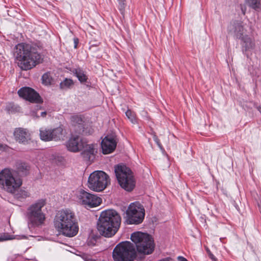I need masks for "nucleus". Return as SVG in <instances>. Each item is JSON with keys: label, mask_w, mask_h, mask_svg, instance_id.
Masks as SVG:
<instances>
[{"label": "nucleus", "mask_w": 261, "mask_h": 261, "mask_svg": "<svg viewBox=\"0 0 261 261\" xmlns=\"http://www.w3.org/2000/svg\"><path fill=\"white\" fill-rule=\"evenodd\" d=\"M177 259L178 260V261H188L187 259L182 257V256H179L177 257Z\"/></svg>", "instance_id": "obj_35"}, {"label": "nucleus", "mask_w": 261, "mask_h": 261, "mask_svg": "<svg viewBox=\"0 0 261 261\" xmlns=\"http://www.w3.org/2000/svg\"><path fill=\"white\" fill-rule=\"evenodd\" d=\"M240 39L242 41L241 44L243 50H245V51L250 50L254 48L255 43L254 40L247 35H245Z\"/></svg>", "instance_id": "obj_18"}, {"label": "nucleus", "mask_w": 261, "mask_h": 261, "mask_svg": "<svg viewBox=\"0 0 261 261\" xmlns=\"http://www.w3.org/2000/svg\"><path fill=\"white\" fill-rule=\"evenodd\" d=\"M30 193L27 190L24 189L20 190L15 194V197L20 200H22L24 199H25L27 197H30Z\"/></svg>", "instance_id": "obj_24"}, {"label": "nucleus", "mask_w": 261, "mask_h": 261, "mask_svg": "<svg viewBox=\"0 0 261 261\" xmlns=\"http://www.w3.org/2000/svg\"><path fill=\"white\" fill-rule=\"evenodd\" d=\"M101 148L103 154H109L112 152L117 145L116 136L112 133L107 135L101 141Z\"/></svg>", "instance_id": "obj_13"}, {"label": "nucleus", "mask_w": 261, "mask_h": 261, "mask_svg": "<svg viewBox=\"0 0 261 261\" xmlns=\"http://www.w3.org/2000/svg\"><path fill=\"white\" fill-rule=\"evenodd\" d=\"M82 115H73L71 118L72 124L75 126H77L79 133L85 132L84 121L81 117Z\"/></svg>", "instance_id": "obj_19"}, {"label": "nucleus", "mask_w": 261, "mask_h": 261, "mask_svg": "<svg viewBox=\"0 0 261 261\" xmlns=\"http://www.w3.org/2000/svg\"><path fill=\"white\" fill-rule=\"evenodd\" d=\"M14 134L16 140L20 143H25L31 139L30 134L25 129L21 128L16 129Z\"/></svg>", "instance_id": "obj_16"}, {"label": "nucleus", "mask_w": 261, "mask_h": 261, "mask_svg": "<svg viewBox=\"0 0 261 261\" xmlns=\"http://www.w3.org/2000/svg\"><path fill=\"white\" fill-rule=\"evenodd\" d=\"M119 6L118 8L122 14H123L124 9L126 6L125 0H118Z\"/></svg>", "instance_id": "obj_27"}, {"label": "nucleus", "mask_w": 261, "mask_h": 261, "mask_svg": "<svg viewBox=\"0 0 261 261\" xmlns=\"http://www.w3.org/2000/svg\"><path fill=\"white\" fill-rule=\"evenodd\" d=\"M208 256L213 261H216V258L215 257V256L212 254V253H210V254L208 255Z\"/></svg>", "instance_id": "obj_34"}, {"label": "nucleus", "mask_w": 261, "mask_h": 261, "mask_svg": "<svg viewBox=\"0 0 261 261\" xmlns=\"http://www.w3.org/2000/svg\"><path fill=\"white\" fill-rule=\"evenodd\" d=\"M115 173L120 187L125 191H132L136 186V181L130 169L125 165L115 167Z\"/></svg>", "instance_id": "obj_5"}, {"label": "nucleus", "mask_w": 261, "mask_h": 261, "mask_svg": "<svg viewBox=\"0 0 261 261\" xmlns=\"http://www.w3.org/2000/svg\"><path fill=\"white\" fill-rule=\"evenodd\" d=\"M77 197L79 202L85 207H95L100 204L102 199L97 195L90 193L81 189L77 192Z\"/></svg>", "instance_id": "obj_11"}, {"label": "nucleus", "mask_w": 261, "mask_h": 261, "mask_svg": "<svg viewBox=\"0 0 261 261\" xmlns=\"http://www.w3.org/2000/svg\"><path fill=\"white\" fill-rule=\"evenodd\" d=\"M85 261H93V260H92L91 259H87V260H85Z\"/></svg>", "instance_id": "obj_40"}, {"label": "nucleus", "mask_w": 261, "mask_h": 261, "mask_svg": "<svg viewBox=\"0 0 261 261\" xmlns=\"http://www.w3.org/2000/svg\"><path fill=\"white\" fill-rule=\"evenodd\" d=\"M130 239L136 244L139 252L149 254L153 251V240L149 234L141 232H135L132 234Z\"/></svg>", "instance_id": "obj_7"}, {"label": "nucleus", "mask_w": 261, "mask_h": 261, "mask_svg": "<svg viewBox=\"0 0 261 261\" xmlns=\"http://www.w3.org/2000/svg\"><path fill=\"white\" fill-rule=\"evenodd\" d=\"M42 83L48 86L51 84L53 79L50 76V73L47 72L44 73L42 76Z\"/></svg>", "instance_id": "obj_25"}, {"label": "nucleus", "mask_w": 261, "mask_h": 261, "mask_svg": "<svg viewBox=\"0 0 261 261\" xmlns=\"http://www.w3.org/2000/svg\"><path fill=\"white\" fill-rule=\"evenodd\" d=\"M73 41H74V47L75 48H76L77 47V45L79 43V39L77 38H74L73 39Z\"/></svg>", "instance_id": "obj_32"}, {"label": "nucleus", "mask_w": 261, "mask_h": 261, "mask_svg": "<svg viewBox=\"0 0 261 261\" xmlns=\"http://www.w3.org/2000/svg\"><path fill=\"white\" fill-rule=\"evenodd\" d=\"M136 252L134 245L130 242H122L114 248L112 257L114 261H133Z\"/></svg>", "instance_id": "obj_6"}, {"label": "nucleus", "mask_w": 261, "mask_h": 261, "mask_svg": "<svg viewBox=\"0 0 261 261\" xmlns=\"http://www.w3.org/2000/svg\"><path fill=\"white\" fill-rule=\"evenodd\" d=\"M110 184L109 176L102 171H95L89 176L87 186L95 192L104 190Z\"/></svg>", "instance_id": "obj_9"}, {"label": "nucleus", "mask_w": 261, "mask_h": 261, "mask_svg": "<svg viewBox=\"0 0 261 261\" xmlns=\"http://www.w3.org/2000/svg\"><path fill=\"white\" fill-rule=\"evenodd\" d=\"M126 221L128 224H139L142 222L145 210L139 202L131 203L126 212Z\"/></svg>", "instance_id": "obj_10"}, {"label": "nucleus", "mask_w": 261, "mask_h": 261, "mask_svg": "<svg viewBox=\"0 0 261 261\" xmlns=\"http://www.w3.org/2000/svg\"><path fill=\"white\" fill-rule=\"evenodd\" d=\"M29 166L25 163H20L19 165L18 169L19 171L24 172L25 174L26 173L27 171L29 170Z\"/></svg>", "instance_id": "obj_28"}, {"label": "nucleus", "mask_w": 261, "mask_h": 261, "mask_svg": "<svg viewBox=\"0 0 261 261\" xmlns=\"http://www.w3.org/2000/svg\"><path fill=\"white\" fill-rule=\"evenodd\" d=\"M74 84L73 81L70 79L66 78L63 82H61L60 87L65 90L70 88Z\"/></svg>", "instance_id": "obj_23"}, {"label": "nucleus", "mask_w": 261, "mask_h": 261, "mask_svg": "<svg viewBox=\"0 0 261 261\" xmlns=\"http://www.w3.org/2000/svg\"><path fill=\"white\" fill-rule=\"evenodd\" d=\"M258 111H259V112L261 113V107H259V108H258Z\"/></svg>", "instance_id": "obj_39"}, {"label": "nucleus", "mask_w": 261, "mask_h": 261, "mask_svg": "<svg viewBox=\"0 0 261 261\" xmlns=\"http://www.w3.org/2000/svg\"><path fill=\"white\" fill-rule=\"evenodd\" d=\"M84 141L80 136H73L66 142L67 148L71 152H79L83 148Z\"/></svg>", "instance_id": "obj_14"}, {"label": "nucleus", "mask_w": 261, "mask_h": 261, "mask_svg": "<svg viewBox=\"0 0 261 261\" xmlns=\"http://www.w3.org/2000/svg\"><path fill=\"white\" fill-rule=\"evenodd\" d=\"M228 31L233 33L237 38L241 39L245 35V30L242 22L240 21H234L231 22L228 28Z\"/></svg>", "instance_id": "obj_15"}, {"label": "nucleus", "mask_w": 261, "mask_h": 261, "mask_svg": "<svg viewBox=\"0 0 261 261\" xmlns=\"http://www.w3.org/2000/svg\"><path fill=\"white\" fill-rule=\"evenodd\" d=\"M54 225L60 233L68 237L75 236L79 231L74 213L69 209L58 212L54 219Z\"/></svg>", "instance_id": "obj_2"}, {"label": "nucleus", "mask_w": 261, "mask_h": 261, "mask_svg": "<svg viewBox=\"0 0 261 261\" xmlns=\"http://www.w3.org/2000/svg\"><path fill=\"white\" fill-rule=\"evenodd\" d=\"M53 136V140L55 141L63 139L65 136V132L62 126H59L53 129H51Z\"/></svg>", "instance_id": "obj_21"}, {"label": "nucleus", "mask_w": 261, "mask_h": 261, "mask_svg": "<svg viewBox=\"0 0 261 261\" xmlns=\"http://www.w3.org/2000/svg\"><path fill=\"white\" fill-rule=\"evenodd\" d=\"M96 144H88L85 141H84V146L83 148L82 149V150H83V155L84 157L90 160L91 158V156L95 154V152H96Z\"/></svg>", "instance_id": "obj_17"}, {"label": "nucleus", "mask_w": 261, "mask_h": 261, "mask_svg": "<svg viewBox=\"0 0 261 261\" xmlns=\"http://www.w3.org/2000/svg\"><path fill=\"white\" fill-rule=\"evenodd\" d=\"M18 94L20 97L32 103H40L43 102L39 94L30 87L21 88L18 90Z\"/></svg>", "instance_id": "obj_12"}, {"label": "nucleus", "mask_w": 261, "mask_h": 261, "mask_svg": "<svg viewBox=\"0 0 261 261\" xmlns=\"http://www.w3.org/2000/svg\"><path fill=\"white\" fill-rule=\"evenodd\" d=\"M121 223V217L113 210L101 212L97 223L99 233L106 237H111L118 231Z\"/></svg>", "instance_id": "obj_3"}, {"label": "nucleus", "mask_w": 261, "mask_h": 261, "mask_svg": "<svg viewBox=\"0 0 261 261\" xmlns=\"http://www.w3.org/2000/svg\"><path fill=\"white\" fill-rule=\"evenodd\" d=\"M153 138V140L155 142V143H156L158 146L159 147V148L161 149V150H164L160 142L159 139L157 137V136L154 135Z\"/></svg>", "instance_id": "obj_30"}, {"label": "nucleus", "mask_w": 261, "mask_h": 261, "mask_svg": "<svg viewBox=\"0 0 261 261\" xmlns=\"http://www.w3.org/2000/svg\"><path fill=\"white\" fill-rule=\"evenodd\" d=\"M247 5L254 9L259 8L260 6V0H246Z\"/></svg>", "instance_id": "obj_26"}, {"label": "nucleus", "mask_w": 261, "mask_h": 261, "mask_svg": "<svg viewBox=\"0 0 261 261\" xmlns=\"http://www.w3.org/2000/svg\"><path fill=\"white\" fill-rule=\"evenodd\" d=\"M40 139L45 141L53 140V136L51 129L41 128L40 130Z\"/></svg>", "instance_id": "obj_22"}, {"label": "nucleus", "mask_w": 261, "mask_h": 261, "mask_svg": "<svg viewBox=\"0 0 261 261\" xmlns=\"http://www.w3.org/2000/svg\"><path fill=\"white\" fill-rule=\"evenodd\" d=\"M11 238L8 237V235L5 234H0V242L10 240Z\"/></svg>", "instance_id": "obj_31"}, {"label": "nucleus", "mask_w": 261, "mask_h": 261, "mask_svg": "<svg viewBox=\"0 0 261 261\" xmlns=\"http://www.w3.org/2000/svg\"><path fill=\"white\" fill-rule=\"evenodd\" d=\"M126 117L132 123L135 124L137 122L136 115H126Z\"/></svg>", "instance_id": "obj_29"}, {"label": "nucleus", "mask_w": 261, "mask_h": 261, "mask_svg": "<svg viewBox=\"0 0 261 261\" xmlns=\"http://www.w3.org/2000/svg\"><path fill=\"white\" fill-rule=\"evenodd\" d=\"M46 204V201L41 199L31 205L27 211V218L29 223L34 226H40L44 223L45 215L42 208Z\"/></svg>", "instance_id": "obj_8"}, {"label": "nucleus", "mask_w": 261, "mask_h": 261, "mask_svg": "<svg viewBox=\"0 0 261 261\" xmlns=\"http://www.w3.org/2000/svg\"><path fill=\"white\" fill-rule=\"evenodd\" d=\"M40 114H41V115H43V114H46V112H45V111H43V112H41Z\"/></svg>", "instance_id": "obj_37"}, {"label": "nucleus", "mask_w": 261, "mask_h": 261, "mask_svg": "<svg viewBox=\"0 0 261 261\" xmlns=\"http://www.w3.org/2000/svg\"><path fill=\"white\" fill-rule=\"evenodd\" d=\"M7 145L0 143V150L4 151L7 148Z\"/></svg>", "instance_id": "obj_33"}, {"label": "nucleus", "mask_w": 261, "mask_h": 261, "mask_svg": "<svg viewBox=\"0 0 261 261\" xmlns=\"http://www.w3.org/2000/svg\"><path fill=\"white\" fill-rule=\"evenodd\" d=\"M15 54L18 66L22 70L32 69L42 61L40 54L35 47L26 43H19L15 46Z\"/></svg>", "instance_id": "obj_1"}, {"label": "nucleus", "mask_w": 261, "mask_h": 261, "mask_svg": "<svg viewBox=\"0 0 261 261\" xmlns=\"http://www.w3.org/2000/svg\"><path fill=\"white\" fill-rule=\"evenodd\" d=\"M206 252H207V253L208 255H209V254H210V253H212V252H211V251L210 250V249H209L208 248H206Z\"/></svg>", "instance_id": "obj_36"}, {"label": "nucleus", "mask_w": 261, "mask_h": 261, "mask_svg": "<svg viewBox=\"0 0 261 261\" xmlns=\"http://www.w3.org/2000/svg\"><path fill=\"white\" fill-rule=\"evenodd\" d=\"M22 182L21 179L10 168H5L0 172V188L8 193H14Z\"/></svg>", "instance_id": "obj_4"}, {"label": "nucleus", "mask_w": 261, "mask_h": 261, "mask_svg": "<svg viewBox=\"0 0 261 261\" xmlns=\"http://www.w3.org/2000/svg\"><path fill=\"white\" fill-rule=\"evenodd\" d=\"M129 110L127 109V111L125 112V114H126V115L129 114Z\"/></svg>", "instance_id": "obj_38"}, {"label": "nucleus", "mask_w": 261, "mask_h": 261, "mask_svg": "<svg viewBox=\"0 0 261 261\" xmlns=\"http://www.w3.org/2000/svg\"><path fill=\"white\" fill-rule=\"evenodd\" d=\"M73 74L78 79L81 83L86 82L88 79L85 71L81 68H73L71 70Z\"/></svg>", "instance_id": "obj_20"}]
</instances>
